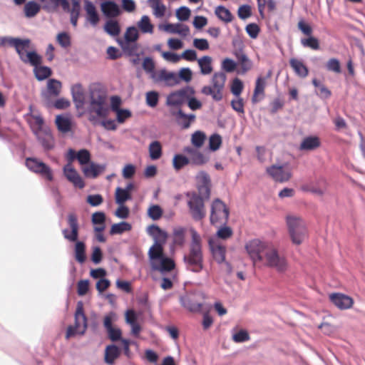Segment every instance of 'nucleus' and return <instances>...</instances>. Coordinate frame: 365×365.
Masks as SVG:
<instances>
[{"label": "nucleus", "mask_w": 365, "mask_h": 365, "mask_svg": "<svg viewBox=\"0 0 365 365\" xmlns=\"http://www.w3.org/2000/svg\"><path fill=\"white\" fill-rule=\"evenodd\" d=\"M133 184H128L125 189L117 187L115 190V202L118 205H123L125 201L131 198L130 191Z\"/></svg>", "instance_id": "28"}, {"label": "nucleus", "mask_w": 365, "mask_h": 365, "mask_svg": "<svg viewBox=\"0 0 365 365\" xmlns=\"http://www.w3.org/2000/svg\"><path fill=\"white\" fill-rule=\"evenodd\" d=\"M230 210L220 199H215L211 204L210 223L213 225H225L227 222Z\"/></svg>", "instance_id": "9"}, {"label": "nucleus", "mask_w": 365, "mask_h": 365, "mask_svg": "<svg viewBox=\"0 0 365 365\" xmlns=\"http://www.w3.org/2000/svg\"><path fill=\"white\" fill-rule=\"evenodd\" d=\"M26 166L29 170L37 173L48 181L53 180L52 170L48 165L36 158H27L25 160Z\"/></svg>", "instance_id": "11"}, {"label": "nucleus", "mask_w": 365, "mask_h": 365, "mask_svg": "<svg viewBox=\"0 0 365 365\" xmlns=\"http://www.w3.org/2000/svg\"><path fill=\"white\" fill-rule=\"evenodd\" d=\"M301 43L304 47L310 48L313 50L319 49V40L311 36H309L307 38H302Z\"/></svg>", "instance_id": "53"}, {"label": "nucleus", "mask_w": 365, "mask_h": 365, "mask_svg": "<svg viewBox=\"0 0 365 365\" xmlns=\"http://www.w3.org/2000/svg\"><path fill=\"white\" fill-rule=\"evenodd\" d=\"M266 171L275 181H288L292 176L291 168L288 163L272 165L267 167Z\"/></svg>", "instance_id": "15"}, {"label": "nucleus", "mask_w": 365, "mask_h": 365, "mask_svg": "<svg viewBox=\"0 0 365 365\" xmlns=\"http://www.w3.org/2000/svg\"><path fill=\"white\" fill-rule=\"evenodd\" d=\"M160 259V262L158 265L154 267L155 269L163 273L165 272H170L175 268V264L172 259L163 257Z\"/></svg>", "instance_id": "39"}, {"label": "nucleus", "mask_w": 365, "mask_h": 365, "mask_svg": "<svg viewBox=\"0 0 365 365\" xmlns=\"http://www.w3.org/2000/svg\"><path fill=\"white\" fill-rule=\"evenodd\" d=\"M180 302L181 305L189 312H200L203 304V297L200 293H186L180 297Z\"/></svg>", "instance_id": "13"}, {"label": "nucleus", "mask_w": 365, "mask_h": 365, "mask_svg": "<svg viewBox=\"0 0 365 365\" xmlns=\"http://www.w3.org/2000/svg\"><path fill=\"white\" fill-rule=\"evenodd\" d=\"M138 26L141 32L152 34L153 32V25L151 24L150 18L148 16H143L138 23Z\"/></svg>", "instance_id": "46"}, {"label": "nucleus", "mask_w": 365, "mask_h": 365, "mask_svg": "<svg viewBox=\"0 0 365 365\" xmlns=\"http://www.w3.org/2000/svg\"><path fill=\"white\" fill-rule=\"evenodd\" d=\"M330 301L340 309H347L352 307L354 300L351 297L341 293H333L329 295Z\"/></svg>", "instance_id": "18"}, {"label": "nucleus", "mask_w": 365, "mask_h": 365, "mask_svg": "<svg viewBox=\"0 0 365 365\" xmlns=\"http://www.w3.org/2000/svg\"><path fill=\"white\" fill-rule=\"evenodd\" d=\"M34 73L36 78L38 81H43L49 77L51 75L52 71L51 68L47 66H36L34 68Z\"/></svg>", "instance_id": "51"}, {"label": "nucleus", "mask_w": 365, "mask_h": 365, "mask_svg": "<svg viewBox=\"0 0 365 365\" xmlns=\"http://www.w3.org/2000/svg\"><path fill=\"white\" fill-rule=\"evenodd\" d=\"M40 11V6L34 1H29L25 4L24 12L27 17L36 16Z\"/></svg>", "instance_id": "50"}, {"label": "nucleus", "mask_w": 365, "mask_h": 365, "mask_svg": "<svg viewBox=\"0 0 365 365\" xmlns=\"http://www.w3.org/2000/svg\"><path fill=\"white\" fill-rule=\"evenodd\" d=\"M189 212L195 221L202 220L206 215L204 201L196 192L187 193Z\"/></svg>", "instance_id": "10"}, {"label": "nucleus", "mask_w": 365, "mask_h": 365, "mask_svg": "<svg viewBox=\"0 0 365 365\" xmlns=\"http://www.w3.org/2000/svg\"><path fill=\"white\" fill-rule=\"evenodd\" d=\"M289 65L298 76L305 78L308 76L309 69L301 60L292 58L289 60Z\"/></svg>", "instance_id": "27"}, {"label": "nucleus", "mask_w": 365, "mask_h": 365, "mask_svg": "<svg viewBox=\"0 0 365 365\" xmlns=\"http://www.w3.org/2000/svg\"><path fill=\"white\" fill-rule=\"evenodd\" d=\"M63 173L71 182H82L78 173L73 168V162L67 161V164L63 168Z\"/></svg>", "instance_id": "30"}, {"label": "nucleus", "mask_w": 365, "mask_h": 365, "mask_svg": "<svg viewBox=\"0 0 365 365\" xmlns=\"http://www.w3.org/2000/svg\"><path fill=\"white\" fill-rule=\"evenodd\" d=\"M301 190L319 197L327 192V187L321 184H302Z\"/></svg>", "instance_id": "32"}, {"label": "nucleus", "mask_w": 365, "mask_h": 365, "mask_svg": "<svg viewBox=\"0 0 365 365\" xmlns=\"http://www.w3.org/2000/svg\"><path fill=\"white\" fill-rule=\"evenodd\" d=\"M186 228L178 227L173 229V242L177 246H182L185 242Z\"/></svg>", "instance_id": "36"}, {"label": "nucleus", "mask_w": 365, "mask_h": 365, "mask_svg": "<svg viewBox=\"0 0 365 365\" xmlns=\"http://www.w3.org/2000/svg\"><path fill=\"white\" fill-rule=\"evenodd\" d=\"M152 79L155 83H163L165 86L173 87L180 83L178 75L166 69H160L153 73Z\"/></svg>", "instance_id": "16"}, {"label": "nucleus", "mask_w": 365, "mask_h": 365, "mask_svg": "<svg viewBox=\"0 0 365 365\" xmlns=\"http://www.w3.org/2000/svg\"><path fill=\"white\" fill-rule=\"evenodd\" d=\"M262 262L266 267L274 269L279 273H284L288 269L287 259L280 255L273 246L267 250Z\"/></svg>", "instance_id": "7"}, {"label": "nucleus", "mask_w": 365, "mask_h": 365, "mask_svg": "<svg viewBox=\"0 0 365 365\" xmlns=\"http://www.w3.org/2000/svg\"><path fill=\"white\" fill-rule=\"evenodd\" d=\"M197 62L202 74L207 75L212 71L211 57L208 56H202L197 60Z\"/></svg>", "instance_id": "40"}, {"label": "nucleus", "mask_w": 365, "mask_h": 365, "mask_svg": "<svg viewBox=\"0 0 365 365\" xmlns=\"http://www.w3.org/2000/svg\"><path fill=\"white\" fill-rule=\"evenodd\" d=\"M171 115L175 118L177 123L182 129H187L190 128L191 123L195 120V115L185 114L181 109L178 110H172Z\"/></svg>", "instance_id": "19"}, {"label": "nucleus", "mask_w": 365, "mask_h": 365, "mask_svg": "<svg viewBox=\"0 0 365 365\" xmlns=\"http://www.w3.org/2000/svg\"><path fill=\"white\" fill-rule=\"evenodd\" d=\"M321 146L320 138L317 136H308L304 138L301 142L299 149L300 150L311 151L314 150Z\"/></svg>", "instance_id": "25"}, {"label": "nucleus", "mask_w": 365, "mask_h": 365, "mask_svg": "<svg viewBox=\"0 0 365 365\" xmlns=\"http://www.w3.org/2000/svg\"><path fill=\"white\" fill-rule=\"evenodd\" d=\"M56 124L58 129L62 133H67L71 128V123L68 118L57 115L56 118Z\"/></svg>", "instance_id": "42"}, {"label": "nucleus", "mask_w": 365, "mask_h": 365, "mask_svg": "<svg viewBox=\"0 0 365 365\" xmlns=\"http://www.w3.org/2000/svg\"><path fill=\"white\" fill-rule=\"evenodd\" d=\"M71 93L74 102L79 104L77 106L83 105L84 102V93L81 85H73L71 88Z\"/></svg>", "instance_id": "43"}, {"label": "nucleus", "mask_w": 365, "mask_h": 365, "mask_svg": "<svg viewBox=\"0 0 365 365\" xmlns=\"http://www.w3.org/2000/svg\"><path fill=\"white\" fill-rule=\"evenodd\" d=\"M269 243L259 239H253L245 245V250L254 265L263 261L265 254L271 247Z\"/></svg>", "instance_id": "6"}, {"label": "nucleus", "mask_w": 365, "mask_h": 365, "mask_svg": "<svg viewBox=\"0 0 365 365\" xmlns=\"http://www.w3.org/2000/svg\"><path fill=\"white\" fill-rule=\"evenodd\" d=\"M237 59L242 70V73H246L251 69L252 63L245 54L240 53L237 55Z\"/></svg>", "instance_id": "57"}, {"label": "nucleus", "mask_w": 365, "mask_h": 365, "mask_svg": "<svg viewBox=\"0 0 365 365\" xmlns=\"http://www.w3.org/2000/svg\"><path fill=\"white\" fill-rule=\"evenodd\" d=\"M87 326V317L84 313L83 303L80 301L77 303L75 312V324L68 327L66 338L69 339L76 334H83Z\"/></svg>", "instance_id": "8"}, {"label": "nucleus", "mask_w": 365, "mask_h": 365, "mask_svg": "<svg viewBox=\"0 0 365 365\" xmlns=\"http://www.w3.org/2000/svg\"><path fill=\"white\" fill-rule=\"evenodd\" d=\"M165 30L173 34H178L182 36H187L190 33L189 27L180 24H168Z\"/></svg>", "instance_id": "38"}, {"label": "nucleus", "mask_w": 365, "mask_h": 365, "mask_svg": "<svg viewBox=\"0 0 365 365\" xmlns=\"http://www.w3.org/2000/svg\"><path fill=\"white\" fill-rule=\"evenodd\" d=\"M222 144L221 136L218 134H213L209 139V148L211 150L215 151L218 150Z\"/></svg>", "instance_id": "60"}, {"label": "nucleus", "mask_w": 365, "mask_h": 365, "mask_svg": "<svg viewBox=\"0 0 365 365\" xmlns=\"http://www.w3.org/2000/svg\"><path fill=\"white\" fill-rule=\"evenodd\" d=\"M286 222L292 242L295 245L302 244L307 236V230L304 220L298 216L287 215Z\"/></svg>", "instance_id": "4"}, {"label": "nucleus", "mask_w": 365, "mask_h": 365, "mask_svg": "<svg viewBox=\"0 0 365 365\" xmlns=\"http://www.w3.org/2000/svg\"><path fill=\"white\" fill-rule=\"evenodd\" d=\"M195 90L190 86L173 91L167 96L166 105L170 107H180L190 95H195Z\"/></svg>", "instance_id": "12"}, {"label": "nucleus", "mask_w": 365, "mask_h": 365, "mask_svg": "<svg viewBox=\"0 0 365 365\" xmlns=\"http://www.w3.org/2000/svg\"><path fill=\"white\" fill-rule=\"evenodd\" d=\"M57 43L64 48L69 47L71 44L70 35L66 32H61L56 36Z\"/></svg>", "instance_id": "54"}, {"label": "nucleus", "mask_w": 365, "mask_h": 365, "mask_svg": "<svg viewBox=\"0 0 365 365\" xmlns=\"http://www.w3.org/2000/svg\"><path fill=\"white\" fill-rule=\"evenodd\" d=\"M81 6L78 2L74 1L70 11L71 23L73 26H77L78 19L80 14Z\"/></svg>", "instance_id": "55"}, {"label": "nucleus", "mask_w": 365, "mask_h": 365, "mask_svg": "<svg viewBox=\"0 0 365 365\" xmlns=\"http://www.w3.org/2000/svg\"><path fill=\"white\" fill-rule=\"evenodd\" d=\"M184 151L189 155L190 162L195 165H202L206 163V158L199 150L195 148L187 147Z\"/></svg>", "instance_id": "29"}, {"label": "nucleus", "mask_w": 365, "mask_h": 365, "mask_svg": "<svg viewBox=\"0 0 365 365\" xmlns=\"http://www.w3.org/2000/svg\"><path fill=\"white\" fill-rule=\"evenodd\" d=\"M148 215L152 220H158L163 215V210L159 205H152L148 210Z\"/></svg>", "instance_id": "59"}, {"label": "nucleus", "mask_w": 365, "mask_h": 365, "mask_svg": "<svg viewBox=\"0 0 365 365\" xmlns=\"http://www.w3.org/2000/svg\"><path fill=\"white\" fill-rule=\"evenodd\" d=\"M312 84L318 88L317 94L324 99H328L331 96V91L325 86L323 83H321L317 78L312 80Z\"/></svg>", "instance_id": "44"}, {"label": "nucleus", "mask_w": 365, "mask_h": 365, "mask_svg": "<svg viewBox=\"0 0 365 365\" xmlns=\"http://www.w3.org/2000/svg\"><path fill=\"white\" fill-rule=\"evenodd\" d=\"M91 106L90 110L98 117L106 118L109 113L107 106V91L100 83H93L90 87Z\"/></svg>", "instance_id": "3"}, {"label": "nucleus", "mask_w": 365, "mask_h": 365, "mask_svg": "<svg viewBox=\"0 0 365 365\" xmlns=\"http://www.w3.org/2000/svg\"><path fill=\"white\" fill-rule=\"evenodd\" d=\"M62 84L56 79H49L47 81L46 90L42 93L44 98L57 97L61 91Z\"/></svg>", "instance_id": "22"}, {"label": "nucleus", "mask_w": 365, "mask_h": 365, "mask_svg": "<svg viewBox=\"0 0 365 365\" xmlns=\"http://www.w3.org/2000/svg\"><path fill=\"white\" fill-rule=\"evenodd\" d=\"M139 37L138 31L134 26L128 27L124 35V41L120 40L119 44L122 49L128 53V55H133L136 51L135 42Z\"/></svg>", "instance_id": "14"}, {"label": "nucleus", "mask_w": 365, "mask_h": 365, "mask_svg": "<svg viewBox=\"0 0 365 365\" xmlns=\"http://www.w3.org/2000/svg\"><path fill=\"white\" fill-rule=\"evenodd\" d=\"M91 153L86 149H81L78 152H76L73 149H68L66 158L67 161L73 162L77 160L79 164L82 166L87 164L91 161Z\"/></svg>", "instance_id": "17"}, {"label": "nucleus", "mask_w": 365, "mask_h": 365, "mask_svg": "<svg viewBox=\"0 0 365 365\" xmlns=\"http://www.w3.org/2000/svg\"><path fill=\"white\" fill-rule=\"evenodd\" d=\"M266 87V79L264 77L259 76L257 78L255 82V87L252 98L253 103L260 101L264 97V89Z\"/></svg>", "instance_id": "24"}, {"label": "nucleus", "mask_w": 365, "mask_h": 365, "mask_svg": "<svg viewBox=\"0 0 365 365\" xmlns=\"http://www.w3.org/2000/svg\"><path fill=\"white\" fill-rule=\"evenodd\" d=\"M231 106L234 110L239 113L243 114L245 113L244 100L240 96L236 97V98L232 100Z\"/></svg>", "instance_id": "63"}, {"label": "nucleus", "mask_w": 365, "mask_h": 365, "mask_svg": "<svg viewBox=\"0 0 365 365\" xmlns=\"http://www.w3.org/2000/svg\"><path fill=\"white\" fill-rule=\"evenodd\" d=\"M226 74L223 72L215 73L211 81V86H205L201 92L206 96H211L215 101H220L223 98V90L226 81Z\"/></svg>", "instance_id": "5"}, {"label": "nucleus", "mask_w": 365, "mask_h": 365, "mask_svg": "<svg viewBox=\"0 0 365 365\" xmlns=\"http://www.w3.org/2000/svg\"><path fill=\"white\" fill-rule=\"evenodd\" d=\"M104 29L106 33L113 36L119 35L120 32L119 24L118 21L113 20L108 21L104 26Z\"/></svg>", "instance_id": "47"}, {"label": "nucleus", "mask_w": 365, "mask_h": 365, "mask_svg": "<svg viewBox=\"0 0 365 365\" xmlns=\"http://www.w3.org/2000/svg\"><path fill=\"white\" fill-rule=\"evenodd\" d=\"M24 58H26V60L24 61V62L30 63L31 65L35 66V68L41 63V56L34 51L27 53Z\"/></svg>", "instance_id": "58"}, {"label": "nucleus", "mask_w": 365, "mask_h": 365, "mask_svg": "<svg viewBox=\"0 0 365 365\" xmlns=\"http://www.w3.org/2000/svg\"><path fill=\"white\" fill-rule=\"evenodd\" d=\"M132 226L127 222H121L119 223L113 224L110 230V234L113 235L116 234H122L124 232L130 231Z\"/></svg>", "instance_id": "45"}, {"label": "nucleus", "mask_w": 365, "mask_h": 365, "mask_svg": "<svg viewBox=\"0 0 365 365\" xmlns=\"http://www.w3.org/2000/svg\"><path fill=\"white\" fill-rule=\"evenodd\" d=\"M121 354L120 349L115 344L106 346L104 351V362L108 365H114Z\"/></svg>", "instance_id": "23"}, {"label": "nucleus", "mask_w": 365, "mask_h": 365, "mask_svg": "<svg viewBox=\"0 0 365 365\" xmlns=\"http://www.w3.org/2000/svg\"><path fill=\"white\" fill-rule=\"evenodd\" d=\"M29 123L33 130L36 131L41 130L43 125V119L40 115H31Z\"/></svg>", "instance_id": "62"}, {"label": "nucleus", "mask_w": 365, "mask_h": 365, "mask_svg": "<svg viewBox=\"0 0 365 365\" xmlns=\"http://www.w3.org/2000/svg\"><path fill=\"white\" fill-rule=\"evenodd\" d=\"M205 138L204 133L201 131H195L192 135L191 142L196 148H200L203 145Z\"/></svg>", "instance_id": "56"}, {"label": "nucleus", "mask_w": 365, "mask_h": 365, "mask_svg": "<svg viewBox=\"0 0 365 365\" xmlns=\"http://www.w3.org/2000/svg\"><path fill=\"white\" fill-rule=\"evenodd\" d=\"M101 10L107 17H116L120 14L118 6L113 1H106L101 4Z\"/></svg>", "instance_id": "31"}, {"label": "nucleus", "mask_w": 365, "mask_h": 365, "mask_svg": "<svg viewBox=\"0 0 365 365\" xmlns=\"http://www.w3.org/2000/svg\"><path fill=\"white\" fill-rule=\"evenodd\" d=\"M85 9L87 14V20L92 26H96L99 21V16L95 6L91 1H86Z\"/></svg>", "instance_id": "33"}, {"label": "nucleus", "mask_w": 365, "mask_h": 365, "mask_svg": "<svg viewBox=\"0 0 365 365\" xmlns=\"http://www.w3.org/2000/svg\"><path fill=\"white\" fill-rule=\"evenodd\" d=\"M148 152L151 160H156L160 159L163 155L161 143L158 140L151 142L148 146Z\"/></svg>", "instance_id": "34"}, {"label": "nucleus", "mask_w": 365, "mask_h": 365, "mask_svg": "<svg viewBox=\"0 0 365 365\" xmlns=\"http://www.w3.org/2000/svg\"><path fill=\"white\" fill-rule=\"evenodd\" d=\"M30 41L29 39H21L17 38H12L9 40V44L14 46L19 53L21 59L25 61L26 50L29 47Z\"/></svg>", "instance_id": "26"}, {"label": "nucleus", "mask_w": 365, "mask_h": 365, "mask_svg": "<svg viewBox=\"0 0 365 365\" xmlns=\"http://www.w3.org/2000/svg\"><path fill=\"white\" fill-rule=\"evenodd\" d=\"M191 242L187 254L184 255L183 260L186 268L193 272H200L203 269V254L200 235L194 229L190 228Z\"/></svg>", "instance_id": "1"}, {"label": "nucleus", "mask_w": 365, "mask_h": 365, "mask_svg": "<svg viewBox=\"0 0 365 365\" xmlns=\"http://www.w3.org/2000/svg\"><path fill=\"white\" fill-rule=\"evenodd\" d=\"M215 14L223 22L230 23L233 19V16L229 9L223 6H218L216 7Z\"/></svg>", "instance_id": "41"}, {"label": "nucleus", "mask_w": 365, "mask_h": 365, "mask_svg": "<svg viewBox=\"0 0 365 365\" xmlns=\"http://www.w3.org/2000/svg\"><path fill=\"white\" fill-rule=\"evenodd\" d=\"M105 170V166L89 162L81 167V171L87 178L94 179L102 174Z\"/></svg>", "instance_id": "20"}, {"label": "nucleus", "mask_w": 365, "mask_h": 365, "mask_svg": "<svg viewBox=\"0 0 365 365\" xmlns=\"http://www.w3.org/2000/svg\"><path fill=\"white\" fill-rule=\"evenodd\" d=\"M159 94L156 91H149L146 93V103L150 107L154 108L158 105Z\"/></svg>", "instance_id": "64"}, {"label": "nucleus", "mask_w": 365, "mask_h": 365, "mask_svg": "<svg viewBox=\"0 0 365 365\" xmlns=\"http://www.w3.org/2000/svg\"><path fill=\"white\" fill-rule=\"evenodd\" d=\"M209 246L214 259L219 264L225 262L226 247L225 246L214 240H209Z\"/></svg>", "instance_id": "21"}, {"label": "nucleus", "mask_w": 365, "mask_h": 365, "mask_svg": "<svg viewBox=\"0 0 365 365\" xmlns=\"http://www.w3.org/2000/svg\"><path fill=\"white\" fill-rule=\"evenodd\" d=\"M148 233L153 236L155 242H166L168 235L162 230L158 226L153 225L148 227Z\"/></svg>", "instance_id": "35"}, {"label": "nucleus", "mask_w": 365, "mask_h": 365, "mask_svg": "<svg viewBox=\"0 0 365 365\" xmlns=\"http://www.w3.org/2000/svg\"><path fill=\"white\" fill-rule=\"evenodd\" d=\"M210 184H200L197 187L198 194L200 197H202L203 201L208 200L210 197Z\"/></svg>", "instance_id": "61"}, {"label": "nucleus", "mask_w": 365, "mask_h": 365, "mask_svg": "<svg viewBox=\"0 0 365 365\" xmlns=\"http://www.w3.org/2000/svg\"><path fill=\"white\" fill-rule=\"evenodd\" d=\"M173 167L175 170H180L190 163L188 158L182 155H175L173 160Z\"/></svg>", "instance_id": "52"}, {"label": "nucleus", "mask_w": 365, "mask_h": 365, "mask_svg": "<svg viewBox=\"0 0 365 365\" xmlns=\"http://www.w3.org/2000/svg\"><path fill=\"white\" fill-rule=\"evenodd\" d=\"M165 242L155 241L154 245L150 248L148 255L150 259H160L163 257V245Z\"/></svg>", "instance_id": "37"}, {"label": "nucleus", "mask_w": 365, "mask_h": 365, "mask_svg": "<svg viewBox=\"0 0 365 365\" xmlns=\"http://www.w3.org/2000/svg\"><path fill=\"white\" fill-rule=\"evenodd\" d=\"M38 140L46 150H51L54 146L53 138L50 133H45L43 135H39Z\"/></svg>", "instance_id": "49"}, {"label": "nucleus", "mask_w": 365, "mask_h": 365, "mask_svg": "<svg viewBox=\"0 0 365 365\" xmlns=\"http://www.w3.org/2000/svg\"><path fill=\"white\" fill-rule=\"evenodd\" d=\"M150 6L153 9V14L158 18H162L165 16L166 6L160 1H150Z\"/></svg>", "instance_id": "48"}, {"label": "nucleus", "mask_w": 365, "mask_h": 365, "mask_svg": "<svg viewBox=\"0 0 365 365\" xmlns=\"http://www.w3.org/2000/svg\"><path fill=\"white\" fill-rule=\"evenodd\" d=\"M67 222L71 228V232L68 229H64L62 231L63 235L65 239L71 242H76L75 245V259L79 263H83L86 261V245L84 242L77 241L78 237V217L73 213L71 212L68 215Z\"/></svg>", "instance_id": "2"}]
</instances>
